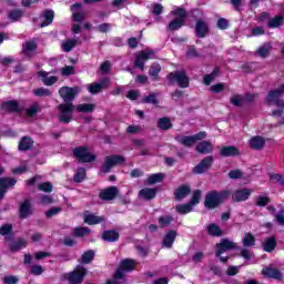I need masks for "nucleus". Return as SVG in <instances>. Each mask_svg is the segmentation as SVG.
Here are the masks:
<instances>
[{
  "mask_svg": "<svg viewBox=\"0 0 284 284\" xmlns=\"http://www.w3.org/2000/svg\"><path fill=\"white\" fill-rule=\"evenodd\" d=\"M89 234H90V229L88 227L80 226L74 229L75 236H88Z\"/></svg>",
  "mask_w": 284,
  "mask_h": 284,
  "instance_id": "603ef678",
  "label": "nucleus"
},
{
  "mask_svg": "<svg viewBox=\"0 0 284 284\" xmlns=\"http://www.w3.org/2000/svg\"><path fill=\"white\" fill-rule=\"evenodd\" d=\"M22 52L26 57H32L37 52V42L34 40L26 42L22 47Z\"/></svg>",
  "mask_w": 284,
  "mask_h": 284,
  "instance_id": "5701e85b",
  "label": "nucleus"
},
{
  "mask_svg": "<svg viewBox=\"0 0 284 284\" xmlns=\"http://www.w3.org/2000/svg\"><path fill=\"white\" fill-rule=\"evenodd\" d=\"M173 221L174 217H172L171 215H164L159 217L158 223L160 227H168Z\"/></svg>",
  "mask_w": 284,
  "mask_h": 284,
  "instance_id": "79ce46f5",
  "label": "nucleus"
},
{
  "mask_svg": "<svg viewBox=\"0 0 284 284\" xmlns=\"http://www.w3.org/2000/svg\"><path fill=\"white\" fill-rule=\"evenodd\" d=\"M207 233L210 234V236H222L223 231L221 230V227L216 224H210L207 226Z\"/></svg>",
  "mask_w": 284,
  "mask_h": 284,
  "instance_id": "4c0bfd02",
  "label": "nucleus"
},
{
  "mask_svg": "<svg viewBox=\"0 0 284 284\" xmlns=\"http://www.w3.org/2000/svg\"><path fill=\"white\" fill-rule=\"evenodd\" d=\"M282 94H284V83L278 89L271 91L266 97L267 105H276L278 108V111H274L273 114H281V111L284 110V101L280 100Z\"/></svg>",
  "mask_w": 284,
  "mask_h": 284,
  "instance_id": "f03ea898",
  "label": "nucleus"
},
{
  "mask_svg": "<svg viewBox=\"0 0 284 284\" xmlns=\"http://www.w3.org/2000/svg\"><path fill=\"white\" fill-rule=\"evenodd\" d=\"M158 125L161 130H170V128H172V122L168 118H161Z\"/></svg>",
  "mask_w": 284,
  "mask_h": 284,
  "instance_id": "09e8293b",
  "label": "nucleus"
},
{
  "mask_svg": "<svg viewBox=\"0 0 284 284\" xmlns=\"http://www.w3.org/2000/svg\"><path fill=\"white\" fill-rule=\"evenodd\" d=\"M32 214V205L28 200H26L21 205H20V216L21 219H27V216H30Z\"/></svg>",
  "mask_w": 284,
  "mask_h": 284,
  "instance_id": "bb28decb",
  "label": "nucleus"
},
{
  "mask_svg": "<svg viewBox=\"0 0 284 284\" xmlns=\"http://www.w3.org/2000/svg\"><path fill=\"white\" fill-rule=\"evenodd\" d=\"M34 276H40V274H43V266L41 265H33L31 266L30 271Z\"/></svg>",
  "mask_w": 284,
  "mask_h": 284,
  "instance_id": "69168bd1",
  "label": "nucleus"
},
{
  "mask_svg": "<svg viewBox=\"0 0 284 284\" xmlns=\"http://www.w3.org/2000/svg\"><path fill=\"white\" fill-rule=\"evenodd\" d=\"M40 203L41 205H50L52 203V197L50 195H41Z\"/></svg>",
  "mask_w": 284,
  "mask_h": 284,
  "instance_id": "338daca9",
  "label": "nucleus"
},
{
  "mask_svg": "<svg viewBox=\"0 0 284 284\" xmlns=\"http://www.w3.org/2000/svg\"><path fill=\"white\" fill-rule=\"evenodd\" d=\"M252 196V189H240L234 191L232 199L236 203H241L243 201H247Z\"/></svg>",
  "mask_w": 284,
  "mask_h": 284,
  "instance_id": "dca6fc26",
  "label": "nucleus"
},
{
  "mask_svg": "<svg viewBox=\"0 0 284 284\" xmlns=\"http://www.w3.org/2000/svg\"><path fill=\"white\" fill-rule=\"evenodd\" d=\"M10 21L14 22V21H19L21 19V17H23V11H21L20 9H14L9 11L8 14Z\"/></svg>",
  "mask_w": 284,
  "mask_h": 284,
  "instance_id": "a19ab883",
  "label": "nucleus"
},
{
  "mask_svg": "<svg viewBox=\"0 0 284 284\" xmlns=\"http://www.w3.org/2000/svg\"><path fill=\"white\" fill-rule=\"evenodd\" d=\"M43 20H44V22H42L40 24L41 28H45V27L50 26V23H52V21H54V11H51V10L45 11L43 13Z\"/></svg>",
  "mask_w": 284,
  "mask_h": 284,
  "instance_id": "f704fd0d",
  "label": "nucleus"
},
{
  "mask_svg": "<svg viewBox=\"0 0 284 284\" xmlns=\"http://www.w3.org/2000/svg\"><path fill=\"white\" fill-rule=\"evenodd\" d=\"M79 92H81L79 87H62L59 90V94L64 103H72V101L77 99V94H79Z\"/></svg>",
  "mask_w": 284,
  "mask_h": 284,
  "instance_id": "9d476101",
  "label": "nucleus"
},
{
  "mask_svg": "<svg viewBox=\"0 0 284 284\" xmlns=\"http://www.w3.org/2000/svg\"><path fill=\"white\" fill-rule=\"evenodd\" d=\"M256 243V239L251 233H246L243 240L244 247H252Z\"/></svg>",
  "mask_w": 284,
  "mask_h": 284,
  "instance_id": "a18cd8bd",
  "label": "nucleus"
},
{
  "mask_svg": "<svg viewBox=\"0 0 284 284\" xmlns=\"http://www.w3.org/2000/svg\"><path fill=\"white\" fill-rule=\"evenodd\" d=\"M262 273L264 276H268V278H282L283 276L278 270L272 267L264 268Z\"/></svg>",
  "mask_w": 284,
  "mask_h": 284,
  "instance_id": "2f4dec72",
  "label": "nucleus"
},
{
  "mask_svg": "<svg viewBox=\"0 0 284 284\" xmlns=\"http://www.w3.org/2000/svg\"><path fill=\"white\" fill-rule=\"evenodd\" d=\"M150 59H154V51L152 50H144L138 53L134 61L135 68L143 70L145 68V61H150Z\"/></svg>",
  "mask_w": 284,
  "mask_h": 284,
  "instance_id": "ddd939ff",
  "label": "nucleus"
},
{
  "mask_svg": "<svg viewBox=\"0 0 284 284\" xmlns=\"http://www.w3.org/2000/svg\"><path fill=\"white\" fill-rule=\"evenodd\" d=\"M271 48H272V47H271L268 43L262 45V47L257 50L258 57H262V58L268 57Z\"/></svg>",
  "mask_w": 284,
  "mask_h": 284,
  "instance_id": "8fccbe9b",
  "label": "nucleus"
},
{
  "mask_svg": "<svg viewBox=\"0 0 284 284\" xmlns=\"http://www.w3.org/2000/svg\"><path fill=\"white\" fill-rule=\"evenodd\" d=\"M33 94L36 97H52V91L50 89L39 88L33 90Z\"/></svg>",
  "mask_w": 284,
  "mask_h": 284,
  "instance_id": "de8ad7c7",
  "label": "nucleus"
},
{
  "mask_svg": "<svg viewBox=\"0 0 284 284\" xmlns=\"http://www.w3.org/2000/svg\"><path fill=\"white\" fill-rule=\"evenodd\" d=\"M230 250H236V243L232 242V240L222 239L215 246V256H220L222 263H227V257L221 255L230 252Z\"/></svg>",
  "mask_w": 284,
  "mask_h": 284,
  "instance_id": "7ed1b4c3",
  "label": "nucleus"
},
{
  "mask_svg": "<svg viewBox=\"0 0 284 284\" xmlns=\"http://www.w3.org/2000/svg\"><path fill=\"white\" fill-rule=\"evenodd\" d=\"M272 183H281L282 185H284V180H283V175L278 174V173H273L270 176Z\"/></svg>",
  "mask_w": 284,
  "mask_h": 284,
  "instance_id": "680f3d73",
  "label": "nucleus"
},
{
  "mask_svg": "<svg viewBox=\"0 0 284 284\" xmlns=\"http://www.w3.org/2000/svg\"><path fill=\"white\" fill-rule=\"evenodd\" d=\"M125 163V158L122 155H109L105 158V161L102 165V172L108 173L112 170V168H116V165H123Z\"/></svg>",
  "mask_w": 284,
  "mask_h": 284,
  "instance_id": "9b49d317",
  "label": "nucleus"
},
{
  "mask_svg": "<svg viewBox=\"0 0 284 284\" xmlns=\"http://www.w3.org/2000/svg\"><path fill=\"white\" fill-rule=\"evenodd\" d=\"M245 101V99L242 95H233L231 98V103L232 105H243V102Z\"/></svg>",
  "mask_w": 284,
  "mask_h": 284,
  "instance_id": "4d7b16f0",
  "label": "nucleus"
},
{
  "mask_svg": "<svg viewBox=\"0 0 284 284\" xmlns=\"http://www.w3.org/2000/svg\"><path fill=\"white\" fill-rule=\"evenodd\" d=\"M275 221L278 225H284V211H280L278 214L275 215Z\"/></svg>",
  "mask_w": 284,
  "mask_h": 284,
  "instance_id": "774afa93",
  "label": "nucleus"
},
{
  "mask_svg": "<svg viewBox=\"0 0 284 284\" xmlns=\"http://www.w3.org/2000/svg\"><path fill=\"white\" fill-rule=\"evenodd\" d=\"M39 77L42 79V82L45 85H54V83H57V81H59V78L51 75L49 77L50 73L45 72V71H40Z\"/></svg>",
  "mask_w": 284,
  "mask_h": 284,
  "instance_id": "b1692460",
  "label": "nucleus"
},
{
  "mask_svg": "<svg viewBox=\"0 0 284 284\" xmlns=\"http://www.w3.org/2000/svg\"><path fill=\"white\" fill-rule=\"evenodd\" d=\"M159 72H161V65L160 64H152L151 69L149 71V74L151 77L156 78V77H159Z\"/></svg>",
  "mask_w": 284,
  "mask_h": 284,
  "instance_id": "bf43d9fd",
  "label": "nucleus"
},
{
  "mask_svg": "<svg viewBox=\"0 0 284 284\" xmlns=\"http://www.w3.org/2000/svg\"><path fill=\"white\" fill-rule=\"evenodd\" d=\"M2 110L4 112H20L19 104L17 101H8L2 104Z\"/></svg>",
  "mask_w": 284,
  "mask_h": 284,
  "instance_id": "c756f323",
  "label": "nucleus"
},
{
  "mask_svg": "<svg viewBox=\"0 0 284 284\" xmlns=\"http://www.w3.org/2000/svg\"><path fill=\"white\" fill-rule=\"evenodd\" d=\"M73 112H74L73 103H61L58 105V114L62 123H70V121H72Z\"/></svg>",
  "mask_w": 284,
  "mask_h": 284,
  "instance_id": "0eeeda50",
  "label": "nucleus"
},
{
  "mask_svg": "<svg viewBox=\"0 0 284 284\" xmlns=\"http://www.w3.org/2000/svg\"><path fill=\"white\" fill-rule=\"evenodd\" d=\"M61 212V207L57 206V207H52L51 210L45 212V216L48 219H52V216H57V214H59Z\"/></svg>",
  "mask_w": 284,
  "mask_h": 284,
  "instance_id": "0e129e2a",
  "label": "nucleus"
},
{
  "mask_svg": "<svg viewBox=\"0 0 284 284\" xmlns=\"http://www.w3.org/2000/svg\"><path fill=\"white\" fill-rule=\"evenodd\" d=\"M94 260V251H87L83 253L82 255V263H92V261Z\"/></svg>",
  "mask_w": 284,
  "mask_h": 284,
  "instance_id": "3c124183",
  "label": "nucleus"
},
{
  "mask_svg": "<svg viewBox=\"0 0 284 284\" xmlns=\"http://www.w3.org/2000/svg\"><path fill=\"white\" fill-rule=\"evenodd\" d=\"M263 250L264 252H274L276 247V240L274 237H268L263 242Z\"/></svg>",
  "mask_w": 284,
  "mask_h": 284,
  "instance_id": "473e14b6",
  "label": "nucleus"
},
{
  "mask_svg": "<svg viewBox=\"0 0 284 284\" xmlns=\"http://www.w3.org/2000/svg\"><path fill=\"white\" fill-rule=\"evenodd\" d=\"M187 194H190V186L182 185L175 191L174 196L176 201H183Z\"/></svg>",
  "mask_w": 284,
  "mask_h": 284,
  "instance_id": "cd10ccee",
  "label": "nucleus"
},
{
  "mask_svg": "<svg viewBox=\"0 0 284 284\" xmlns=\"http://www.w3.org/2000/svg\"><path fill=\"white\" fill-rule=\"evenodd\" d=\"M3 283L6 284H17L19 283V277L14 275H8L3 277Z\"/></svg>",
  "mask_w": 284,
  "mask_h": 284,
  "instance_id": "e2e57ef3",
  "label": "nucleus"
},
{
  "mask_svg": "<svg viewBox=\"0 0 284 284\" xmlns=\"http://www.w3.org/2000/svg\"><path fill=\"white\" fill-rule=\"evenodd\" d=\"M200 201H201V191L196 190L193 192L190 203L179 204L175 206V210L176 212H179V214H190V212L194 210V206L199 205Z\"/></svg>",
  "mask_w": 284,
  "mask_h": 284,
  "instance_id": "39448f33",
  "label": "nucleus"
},
{
  "mask_svg": "<svg viewBox=\"0 0 284 284\" xmlns=\"http://www.w3.org/2000/svg\"><path fill=\"white\" fill-rule=\"evenodd\" d=\"M28 245L26 240H18L17 242L11 244L12 252H19V250H23Z\"/></svg>",
  "mask_w": 284,
  "mask_h": 284,
  "instance_id": "49530a36",
  "label": "nucleus"
},
{
  "mask_svg": "<svg viewBox=\"0 0 284 284\" xmlns=\"http://www.w3.org/2000/svg\"><path fill=\"white\" fill-rule=\"evenodd\" d=\"M229 27H230V21H227V19L221 18L217 20V28L220 30H227Z\"/></svg>",
  "mask_w": 284,
  "mask_h": 284,
  "instance_id": "052dcab7",
  "label": "nucleus"
},
{
  "mask_svg": "<svg viewBox=\"0 0 284 284\" xmlns=\"http://www.w3.org/2000/svg\"><path fill=\"white\" fill-rule=\"evenodd\" d=\"M110 85V79L104 78L100 82H93L88 85V91L90 94H99L103 88H108Z\"/></svg>",
  "mask_w": 284,
  "mask_h": 284,
  "instance_id": "2eb2a0df",
  "label": "nucleus"
},
{
  "mask_svg": "<svg viewBox=\"0 0 284 284\" xmlns=\"http://www.w3.org/2000/svg\"><path fill=\"white\" fill-rule=\"evenodd\" d=\"M77 43H79V40L77 39L65 40L62 42L63 52H70L77 45Z\"/></svg>",
  "mask_w": 284,
  "mask_h": 284,
  "instance_id": "58836bf2",
  "label": "nucleus"
},
{
  "mask_svg": "<svg viewBox=\"0 0 284 284\" xmlns=\"http://www.w3.org/2000/svg\"><path fill=\"white\" fill-rule=\"evenodd\" d=\"M195 33H196V37H200L201 39L206 37L207 36V23H205L201 20L197 21V23L195 26Z\"/></svg>",
  "mask_w": 284,
  "mask_h": 284,
  "instance_id": "a878e982",
  "label": "nucleus"
},
{
  "mask_svg": "<svg viewBox=\"0 0 284 284\" xmlns=\"http://www.w3.org/2000/svg\"><path fill=\"white\" fill-rule=\"evenodd\" d=\"M73 156H75L80 163H92V161L97 160V155H94V153H90L85 146L75 148L73 150Z\"/></svg>",
  "mask_w": 284,
  "mask_h": 284,
  "instance_id": "1a4fd4ad",
  "label": "nucleus"
},
{
  "mask_svg": "<svg viewBox=\"0 0 284 284\" xmlns=\"http://www.w3.org/2000/svg\"><path fill=\"white\" fill-rule=\"evenodd\" d=\"M164 179H165V174H163V173H154V174H151L148 178L146 183L149 185H154L156 183H161Z\"/></svg>",
  "mask_w": 284,
  "mask_h": 284,
  "instance_id": "7c9ffc66",
  "label": "nucleus"
},
{
  "mask_svg": "<svg viewBox=\"0 0 284 284\" xmlns=\"http://www.w3.org/2000/svg\"><path fill=\"white\" fill-rule=\"evenodd\" d=\"M38 190L41 192H52V184L50 182L40 183Z\"/></svg>",
  "mask_w": 284,
  "mask_h": 284,
  "instance_id": "13d9d810",
  "label": "nucleus"
},
{
  "mask_svg": "<svg viewBox=\"0 0 284 284\" xmlns=\"http://www.w3.org/2000/svg\"><path fill=\"white\" fill-rule=\"evenodd\" d=\"M171 81H176L180 88H187L190 85V78L185 74V71H175L169 74Z\"/></svg>",
  "mask_w": 284,
  "mask_h": 284,
  "instance_id": "f8f14e48",
  "label": "nucleus"
},
{
  "mask_svg": "<svg viewBox=\"0 0 284 284\" xmlns=\"http://www.w3.org/2000/svg\"><path fill=\"white\" fill-rule=\"evenodd\" d=\"M207 138V133L205 131H201L195 135H179L176 141L181 143V145H185V148H190L196 143V141H203V139Z\"/></svg>",
  "mask_w": 284,
  "mask_h": 284,
  "instance_id": "6e6552de",
  "label": "nucleus"
},
{
  "mask_svg": "<svg viewBox=\"0 0 284 284\" xmlns=\"http://www.w3.org/2000/svg\"><path fill=\"white\" fill-rule=\"evenodd\" d=\"M32 139L23 138L19 143V150L26 151L32 148Z\"/></svg>",
  "mask_w": 284,
  "mask_h": 284,
  "instance_id": "37998d69",
  "label": "nucleus"
},
{
  "mask_svg": "<svg viewBox=\"0 0 284 284\" xmlns=\"http://www.w3.org/2000/svg\"><path fill=\"white\" fill-rule=\"evenodd\" d=\"M118 194L119 189L116 186H110L100 193V199H102V201H112L116 199Z\"/></svg>",
  "mask_w": 284,
  "mask_h": 284,
  "instance_id": "a211bd4d",
  "label": "nucleus"
},
{
  "mask_svg": "<svg viewBox=\"0 0 284 284\" xmlns=\"http://www.w3.org/2000/svg\"><path fill=\"white\" fill-rule=\"evenodd\" d=\"M221 155L222 156H239V149L235 146H224L221 150Z\"/></svg>",
  "mask_w": 284,
  "mask_h": 284,
  "instance_id": "72a5a7b5",
  "label": "nucleus"
},
{
  "mask_svg": "<svg viewBox=\"0 0 284 284\" xmlns=\"http://www.w3.org/2000/svg\"><path fill=\"white\" fill-rule=\"evenodd\" d=\"M83 179H85V169H78V171L73 178V181L75 183H81V181H83Z\"/></svg>",
  "mask_w": 284,
  "mask_h": 284,
  "instance_id": "864d4df0",
  "label": "nucleus"
},
{
  "mask_svg": "<svg viewBox=\"0 0 284 284\" xmlns=\"http://www.w3.org/2000/svg\"><path fill=\"white\" fill-rule=\"evenodd\" d=\"M81 8H82L81 3H75L71 7L73 21H78V22L83 21L85 17V11Z\"/></svg>",
  "mask_w": 284,
  "mask_h": 284,
  "instance_id": "6ab92c4d",
  "label": "nucleus"
},
{
  "mask_svg": "<svg viewBox=\"0 0 284 284\" xmlns=\"http://www.w3.org/2000/svg\"><path fill=\"white\" fill-rule=\"evenodd\" d=\"M88 274V270L85 267L79 265L74 268L73 272L64 274L65 281H69L70 284H81L83 283V278Z\"/></svg>",
  "mask_w": 284,
  "mask_h": 284,
  "instance_id": "423d86ee",
  "label": "nucleus"
},
{
  "mask_svg": "<svg viewBox=\"0 0 284 284\" xmlns=\"http://www.w3.org/2000/svg\"><path fill=\"white\" fill-rule=\"evenodd\" d=\"M39 112V103H33L29 109H27V116H34Z\"/></svg>",
  "mask_w": 284,
  "mask_h": 284,
  "instance_id": "6e6d98bb",
  "label": "nucleus"
},
{
  "mask_svg": "<svg viewBox=\"0 0 284 284\" xmlns=\"http://www.w3.org/2000/svg\"><path fill=\"white\" fill-rule=\"evenodd\" d=\"M94 104H90V103H84V104H79L75 106V111L77 112H83V113H90V112H94Z\"/></svg>",
  "mask_w": 284,
  "mask_h": 284,
  "instance_id": "e433bc0d",
  "label": "nucleus"
},
{
  "mask_svg": "<svg viewBox=\"0 0 284 284\" xmlns=\"http://www.w3.org/2000/svg\"><path fill=\"white\" fill-rule=\"evenodd\" d=\"M284 23V19L282 16H277L272 18L268 21V28H281V26Z\"/></svg>",
  "mask_w": 284,
  "mask_h": 284,
  "instance_id": "ea45409f",
  "label": "nucleus"
},
{
  "mask_svg": "<svg viewBox=\"0 0 284 284\" xmlns=\"http://www.w3.org/2000/svg\"><path fill=\"white\" fill-rule=\"evenodd\" d=\"M213 148H212V143L207 142V141H203L201 142L197 146H196V151L200 154H210V152H212Z\"/></svg>",
  "mask_w": 284,
  "mask_h": 284,
  "instance_id": "c85d7f7f",
  "label": "nucleus"
},
{
  "mask_svg": "<svg viewBox=\"0 0 284 284\" xmlns=\"http://www.w3.org/2000/svg\"><path fill=\"white\" fill-rule=\"evenodd\" d=\"M217 70H214L211 74L204 75V84L210 85L214 79H216Z\"/></svg>",
  "mask_w": 284,
  "mask_h": 284,
  "instance_id": "5fc2aeb1",
  "label": "nucleus"
},
{
  "mask_svg": "<svg viewBox=\"0 0 284 284\" xmlns=\"http://www.w3.org/2000/svg\"><path fill=\"white\" fill-rule=\"evenodd\" d=\"M105 221V217L103 216H97L92 213H84V223L88 225H99V223H103Z\"/></svg>",
  "mask_w": 284,
  "mask_h": 284,
  "instance_id": "412c9836",
  "label": "nucleus"
},
{
  "mask_svg": "<svg viewBox=\"0 0 284 284\" xmlns=\"http://www.w3.org/2000/svg\"><path fill=\"white\" fill-rule=\"evenodd\" d=\"M248 145L252 148V150H263V148H265V139L258 135L253 136L250 139Z\"/></svg>",
  "mask_w": 284,
  "mask_h": 284,
  "instance_id": "4be33fe9",
  "label": "nucleus"
},
{
  "mask_svg": "<svg viewBox=\"0 0 284 284\" xmlns=\"http://www.w3.org/2000/svg\"><path fill=\"white\" fill-rule=\"evenodd\" d=\"M225 199H230V191L210 192L206 194L205 207L209 210H214V207H219V205H221Z\"/></svg>",
  "mask_w": 284,
  "mask_h": 284,
  "instance_id": "f257e3e1",
  "label": "nucleus"
},
{
  "mask_svg": "<svg viewBox=\"0 0 284 284\" xmlns=\"http://www.w3.org/2000/svg\"><path fill=\"white\" fill-rule=\"evenodd\" d=\"M176 236H179V233L176 231L174 230L168 231L162 241L163 247H166V250H170V247L174 245V242L176 241Z\"/></svg>",
  "mask_w": 284,
  "mask_h": 284,
  "instance_id": "f3484780",
  "label": "nucleus"
},
{
  "mask_svg": "<svg viewBox=\"0 0 284 284\" xmlns=\"http://www.w3.org/2000/svg\"><path fill=\"white\" fill-rule=\"evenodd\" d=\"M270 203V197L267 195H260L255 197V205L258 207H265Z\"/></svg>",
  "mask_w": 284,
  "mask_h": 284,
  "instance_id": "c03bdc74",
  "label": "nucleus"
},
{
  "mask_svg": "<svg viewBox=\"0 0 284 284\" xmlns=\"http://www.w3.org/2000/svg\"><path fill=\"white\" fill-rule=\"evenodd\" d=\"M155 196H156L155 189L145 187L139 192V197L145 199L146 201H150V200L154 199Z\"/></svg>",
  "mask_w": 284,
  "mask_h": 284,
  "instance_id": "393cba45",
  "label": "nucleus"
},
{
  "mask_svg": "<svg viewBox=\"0 0 284 284\" xmlns=\"http://www.w3.org/2000/svg\"><path fill=\"white\" fill-rule=\"evenodd\" d=\"M210 165H212V156H207L202 160L200 164L194 168L195 174H203V172H207V170H210Z\"/></svg>",
  "mask_w": 284,
  "mask_h": 284,
  "instance_id": "aec40b11",
  "label": "nucleus"
},
{
  "mask_svg": "<svg viewBox=\"0 0 284 284\" xmlns=\"http://www.w3.org/2000/svg\"><path fill=\"white\" fill-rule=\"evenodd\" d=\"M171 14L174 19L169 23V30H179L185 26V17H187V13L183 9L178 8L171 11Z\"/></svg>",
  "mask_w": 284,
  "mask_h": 284,
  "instance_id": "20e7f679",
  "label": "nucleus"
},
{
  "mask_svg": "<svg viewBox=\"0 0 284 284\" xmlns=\"http://www.w3.org/2000/svg\"><path fill=\"white\" fill-rule=\"evenodd\" d=\"M119 232L116 231H105L103 234H102V239L103 241H109L110 243L116 241L119 239Z\"/></svg>",
  "mask_w": 284,
  "mask_h": 284,
  "instance_id": "c9c22d12",
  "label": "nucleus"
},
{
  "mask_svg": "<svg viewBox=\"0 0 284 284\" xmlns=\"http://www.w3.org/2000/svg\"><path fill=\"white\" fill-rule=\"evenodd\" d=\"M17 185V180L12 178H2L0 179V200L6 196V192L10 190V187H14Z\"/></svg>",
  "mask_w": 284,
  "mask_h": 284,
  "instance_id": "4468645a",
  "label": "nucleus"
}]
</instances>
